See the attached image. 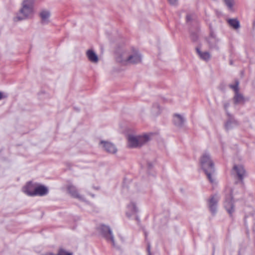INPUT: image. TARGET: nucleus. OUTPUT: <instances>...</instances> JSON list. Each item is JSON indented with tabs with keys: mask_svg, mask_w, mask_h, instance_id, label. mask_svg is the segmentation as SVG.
<instances>
[{
	"mask_svg": "<svg viewBox=\"0 0 255 255\" xmlns=\"http://www.w3.org/2000/svg\"><path fill=\"white\" fill-rule=\"evenodd\" d=\"M200 162L208 179L213 184L215 181V169L210 154L207 152H204L200 157Z\"/></svg>",
	"mask_w": 255,
	"mask_h": 255,
	"instance_id": "f257e3e1",
	"label": "nucleus"
},
{
	"mask_svg": "<svg viewBox=\"0 0 255 255\" xmlns=\"http://www.w3.org/2000/svg\"><path fill=\"white\" fill-rule=\"evenodd\" d=\"M150 140V135L147 134L138 135L129 134L128 136V145L130 148H138L145 144Z\"/></svg>",
	"mask_w": 255,
	"mask_h": 255,
	"instance_id": "f03ea898",
	"label": "nucleus"
},
{
	"mask_svg": "<svg viewBox=\"0 0 255 255\" xmlns=\"http://www.w3.org/2000/svg\"><path fill=\"white\" fill-rule=\"evenodd\" d=\"M115 59L118 63L126 62L128 63H139L141 62V56L138 53L128 55L126 52L116 53Z\"/></svg>",
	"mask_w": 255,
	"mask_h": 255,
	"instance_id": "7ed1b4c3",
	"label": "nucleus"
},
{
	"mask_svg": "<svg viewBox=\"0 0 255 255\" xmlns=\"http://www.w3.org/2000/svg\"><path fill=\"white\" fill-rule=\"evenodd\" d=\"M34 0H24L22 3V7L19 10V15L17 16V20H23L29 17L33 11Z\"/></svg>",
	"mask_w": 255,
	"mask_h": 255,
	"instance_id": "20e7f679",
	"label": "nucleus"
},
{
	"mask_svg": "<svg viewBox=\"0 0 255 255\" xmlns=\"http://www.w3.org/2000/svg\"><path fill=\"white\" fill-rule=\"evenodd\" d=\"M224 206L227 212L232 217L235 211V208L233 201L232 195L230 191H229V195L226 196Z\"/></svg>",
	"mask_w": 255,
	"mask_h": 255,
	"instance_id": "39448f33",
	"label": "nucleus"
},
{
	"mask_svg": "<svg viewBox=\"0 0 255 255\" xmlns=\"http://www.w3.org/2000/svg\"><path fill=\"white\" fill-rule=\"evenodd\" d=\"M100 230L104 237L108 241H111L112 243V245L115 247L114 235L110 227L104 225H102L100 227Z\"/></svg>",
	"mask_w": 255,
	"mask_h": 255,
	"instance_id": "423d86ee",
	"label": "nucleus"
},
{
	"mask_svg": "<svg viewBox=\"0 0 255 255\" xmlns=\"http://www.w3.org/2000/svg\"><path fill=\"white\" fill-rule=\"evenodd\" d=\"M233 171L236 174L237 177L242 182L244 178L247 176V173L244 167L242 165H235Z\"/></svg>",
	"mask_w": 255,
	"mask_h": 255,
	"instance_id": "0eeeda50",
	"label": "nucleus"
},
{
	"mask_svg": "<svg viewBox=\"0 0 255 255\" xmlns=\"http://www.w3.org/2000/svg\"><path fill=\"white\" fill-rule=\"evenodd\" d=\"M219 197L217 195H214L209 200L208 205L211 213L214 215L216 213L217 203Z\"/></svg>",
	"mask_w": 255,
	"mask_h": 255,
	"instance_id": "6e6552de",
	"label": "nucleus"
},
{
	"mask_svg": "<svg viewBox=\"0 0 255 255\" xmlns=\"http://www.w3.org/2000/svg\"><path fill=\"white\" fill-rule=\"evenodd\" d=\"M36 183H32L29 182L23 188V191L27 195L30 196H34Z\"/></svg>",
	"mask_w": 255,
	"mask_h": 255,
	"instance_id": "1a4fd4ad",
	"label": "nucleus"
},
{
	"mask_svg": "<svg viewBox=\"0 0 255 255\" xmlns=\"http://www.w3.org/2000/svg\"><path fill=\"white\" fill-rule=\"evenodd\" d=\"M138 212V208L136 204L133 202H130L127 206L126 215L128 218H130L132 215H135Z\"/></svg>",
	"mask_w": 255,
	"mask_h": 255,
	"instance_id": "9d476101",
	"label": "nucleus"
},
{
	"mask_svg": "<svg viewBox=\"0 0 255 255\" xmlns=\"http://www.w3.org/2000/svg\"><path fill=\"white\" fill-rule=\"evenodd\" d=\"M48 193V189L46 187L37 183L35 192L34 193V196H43L47 195Z\"/></svg>",
	"mask_w": 255,
	"mask_h": 255,
	"instance_id": "9b49d317",
	"label": "nucleus"
},
{
	"mask_svg": "<svg viewBox=\"0 0 255 255\" xmlns=\"http://www.w3.org/2000/svg\"><path fill=\"white\" fill-rule=\"evenodd\" d=\"M101 144L103 145L104 149L110 153H115L117 151L115 145L111 142L101 141Z\"/></svg>",
	"mask_w": 255,
	"mask_h": 255,
	"instance_id": "f8f14e48",
	"label": "nucleus"
},
{
	"mask_svg": "<svg viewBox=\"0 0 255 255\" xmlns=\"http://www.w3.org/2000/svg\"><path fill=\"white\" fill-rule=\"evenodd\" d=\"M67 190L69 192V193L73 197L75 198H78L79 199L81 200H84V197L82 196H81L78 193L77 189L76 187L72 185H69L67 187Z\"/></svg>",
	"mask_w": 255,
	"mask_h": 255,
	"instance_id": "ddd939ff",
	"label": "nucleus"
},
{
	"mask_svg": "<svg viewBox=\"0 0 255 255\" xmlns=\"http://www.w3.org/2000/svg\"><path fill=\"white\" fill-rule=\"evenodd\" d=\"M39 16L41 19V23L43 24H47L49 22V18L50 13L49 11L43 10L39 13Z\"/></svg>",
	"mask_w": 255,
	"mask_h": 255,
	"instance_id": "4468645a",
	"label": "nucleus"
},
{
	"mask_svg": "<svg viewBox=\"0 0 255 255\" xmlns=\"http://www.w3.org/2000/svg\"><path fill=\"white\" fill-rule=\"evenodd\" d=\"M86 55L88 59L92 62L97 63L98 61V57L95 52L91 49L88 50Z\"/></svg>",
	"mask_w": 255,
	"mask_h": 255,
	"instance_id": "2eb2a0df",
	"label": "nucleus"
},
{
	"mask_svg": "<svg viewBox=\"0 0 255 255\" xmlns=\"http://www.w3.org/2000/svg\"><path fill=\"white\" fill-rule=\"evenodd\" d=\"M185 120L184 118L179 114H175L173 118L174 125L178 127H181L183 125Z\"/></svg>",
	"mask_w": 255,
	"mask_h": 255,
	"instance_id": "dca6fc26",
	"label": "nucleus"
},
{
	"mask_svg": "<svg viewBox=\"0 0 255 255\" xmlns=\"http://www.w3.org/2000/svg\"><path fill=\"white\" fill-rule=\"evenodd\" d=\"M234 103L236 105L243 104L245 102V99L243 95L240 92L235 93L233 98Z\"/></svg>",
	"mask_w": 255,
	"mask_h": 255,
	"instance_id": "f3484780",
	"label": "nucleus"
},
{
	"mask_svg": "<svg viewBox=\"0 0 255 255\" xmlns=\"http://www.w3.org/2000/svg\"><path fill=\"white\" fill-rule=\"evenodd\" d=\"M196 50L201 59L205 60V61H207L210 59L211 55L208 52H202L200 50V48L199 47H196Z\"/></svg>",
	"mask_w": 255,
	"mask_h": 255,
	"instance_id": "a211bd4d",
	"label": "nucleus"
},
{
	"mask_svg": "<svg viewBox=\"0 0 255 255\" xmlns=\"http://www.w3.org/2000/svg\"><path fill=\"white\" fill-rule=\"evenodd\" d=\"M238 125L237 121L234 119H230L225 124V128L227 130H229L233 128L234 127Z\"/></svg>",
	"mask_w": 255,
	"mask_h": 255,
	"instance_id": "6ab92c4d",
	"label": "nucleus"
},
{
	"mask_svg": "<svg viewBox=\"0 0 255 255\" xmlns=\"http://www.w3.org/2000/svg\"><path fill=\"white\" fill-rule=\"evenodd\" d=\"M161 109L158 104H154L151 108V113L153 116H157L160 114Z\"/></svg>",
	"mask_w": 255,
	"mask_h": 255,
	"instance_id": "aec40b11",
	"label": "nucleus"
},
{
	"mask_svg": "<svg viewBox=\"0 0 255 255\" xmlns=\"http://www.w3.org/2000/svg\"><path fill=\"white\" fill-rule=\"evenodd\" d=\"M228 22L234 29H238L240 27V22L237 19H229Z\"/></svg>",
	"mask_w": 255,
	"mask_h": 255,
	"instance_id": "412c9836",
	"label": "nucleus"
},
{
	"mask_svg": "<svg viewBox=\"0 0 255 255\" xmlns=\"http://www.w3.org/2000/svg\"><path fill=\"white\" fill-rule=\"evenodd\" d=\"M239 81L238 80H236L235 84H230L229 87L235 92V93H237L239 92Z\"/></svg>",
	"mask_w": 255,
	"mask_h": 255,
	"instance_id": "4be33fe9",
	"label": "nucleus"
},
{
	"mask_svg": "<svg viewBox=\"0 0 255 255\" xmlns=\"http://www.w3.org/2000/svg\"><path fill=\"white\" fill-rule=\"evenodd\" d=\"M226 4L230 10L233 9V0H224Z\"/></svg>",
	"mask_w": 255,
	"mask_h": 255,
	"instance_id": "5701e85b",
	"label": "nucleus"
},
{
	"mask_svg": "<svg viewBox=\"0 0 255 255\" xmlns=\"http://www.w3.org/2000/svg\"><path fill=\"white\" fill-rule=\"evenodd\" d=\"M194 17H195V16L192 14H187L186 17V21L187 22L191 21L192 20H193Z\"/></svg>",
	"mask_w": 255,
	"mask_h": 255,
	"instance_id": "b1692460",
	"label": "nucleus"
},
{
	"mask_svg": "<svg viewBox=\"0 0 255 255\" xmlns=\"http://www.w3.org/2000/svg\"><path fill=\"white\" fill-rule=\"evenodd\" d=\"M191 38L193 41H196L198 39V36L196 34L192 33L191 35Z\"/></svg>",
	"mask_w": 255,
	"mask_h": 255,
	"instance_id": "393cba45",
	"label": "nucleus"
},
{
	"mask_svg": "<svg viewBox=\"0 0 255 255\" xmlns=\"http://www.w3.org/2000/svg\"><path fill=\"white\" fill-rule=\"evenodd\" d=\"M178 0H168L170 4L172 5H176L177 3Z\"/></svg>",
	"mask_w": 255,
	"mask_h": 255,
	"instance_id": "a878e982",
	"label": "nucleus"
},
{
	"mask_svg": "<svg viewBox=\"0 0 255 255\" xmlns=\"http://www.w3.org/2000/svg\"><path fill=\"white\" fill-rule=\"evenodd\" d=\"M4 98H5V96L3 95V93H2L1 92H0V100Z\"/></svg>",
	"mask_w": 255,
	"mask_h": 255,
	"instance_id": "bb28decb",
	"label": "nucleus"
},
{
	"mask_svg": "<svg viewBox=\"0 0 255 255\" xmlns=\"http://www.w3.org/2000/svg\"><path fill=\"white\" fill-rule=\"evenodd\" d=\"M229 103H226L224 104V108L225 109H227L229 107Z\"/></svg>",
	"mask_w": 255,
	"mask_h": 255,
	"instance_id": "cd10ccee",
	"label": "nucleus"
},
{
	"mask_svg": "<svg viewBox=\"0 0 255 255\" xmlns=\"http://www.w3.org/2000/svg\"><path fill=\"white\" fill-rule=\"evenodd\" d=\"M147 252H148V255H151L150 251V246H148L147 248Z\"/></svg>",
	"mask_w": 255,
	"mask_h": 255,
	"instance_id": "c85d7f7f",
	"label": "nucleus"
},
{
	"mask_svg": "<svg viewBox=\"0 0 255 255\" xmlns=\"http://www.w3.org/2000/svg\"><path fill=\"white\" fill-rule=\"evenodd\" d=\"M148 165L149 168H151L152 166V165L151 163H148Z\"/></svg>",
	"mask_w": 255,
	"mask_h": 255,
	"instance_id": "c756f323",
	"label": "nucleus"
},
{
	"mask_svg": "<svg viewBox=\"0 0 255 255\" xmlns=\"http://www.w3.org/2000/svg\"><path fill=\"white\" fill-rule=\"evenodd\" d=\"M118 66V67H120V66H121L122 65H119V64H118L117 65Z\"/></svg>",
	"mask_w": 255,
	"mask_h": 255,
	"instance_id": "7c9ffc66",
	"label": "nucleus"
}]
</instances>
